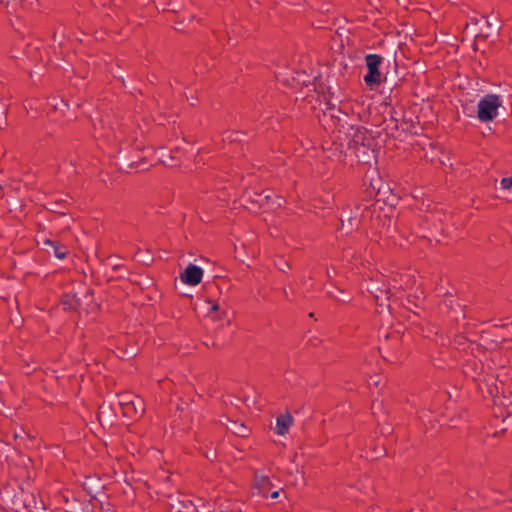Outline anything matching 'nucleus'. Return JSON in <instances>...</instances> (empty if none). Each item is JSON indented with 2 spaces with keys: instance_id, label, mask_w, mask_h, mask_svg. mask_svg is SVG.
Returning a JSON list of instances; mask_svg holds the SVG:
<instances>
[{
  "instance_id": "1",
  "label": "nucleus",
  "mask_w": 512,
  "mask_h": 512,
  "mask_svg": "<svg viewBox=\"0 0 512 512\" xmlns=\"http://www.w3.org/2000/svg\"><path fill=\"white\" fill-rule=\"evenodd\" d=\"M346 139L347 151L358 162L369 164L375 159V138L366 128L351 126L346 133Z\"/></svg>"
},
{
  "instance_id": "2",
  "label": "nucleus",
  "mask_w": 512,
  "mask_h": 512,
  "mask_svg": "<svg viewBox=\"0 0 512 512\" xmlns=\"http://www.w3.org/2000/svg\"><path fill=\"white\" fill-rule=\"evenodd\" d=\"M502 106V99L496 94H487L482 97L477 105V118L486 123L498 116V110Z\"/></svg>"
},
{
  "instance_id": "3",
  "label": "nucleus",
  "mask_w": 512,
  "mask_h": 512,
  "mask_svg": "<svg viewBox=\"0 0 512 512\" xmlns=\"http://www.w3.org/2000/svg\"><path fill=\"white\" fill-rule=\"evenodd\" d=\"M0 495L2 502H5L9 510L13 512H21L22 507L25 506L26 494L19 487L17 489L3 487V489H0Z\"/></svg>"
},
{
  "instance_id": "4",
  "label": "nucleus",
  "mask_w": 512,
  "mask_h": 512,
  "mask_svg": "<svg viewBox=\"0 0 512 512\" xmlns=\"http://www.w3.org/2000/svg\"><path fill=\"white\" fill-rule=\"evenodd\" d=\"M365 62L368 69V73L364 76L365 83L370 87L380 84L381 73L379 66L382 63V57L377 54H368L365 57Z\"/></svg>"
},
{
  "instance_id": "5",
  "label": "nucleus",
  "mask_w": 512,
  "mask_h": 512,
  "mask_svg": "<svg viewBox=\"0 0 512 512\" xmlns=\"http://www.w3.org/2000/svg\"><path fill=\"white\" fill-rule=\"evenodd\" d=\"M76 501L74 506L76 512H117L114 508H104L103 496L92 495L88 500L81 502L76 499Z\"/></svg>"
},
{
  "instance_id": "6",
  "label": "nucleus",
  "mask_w": 512,
  "mask_h": 512,
  "mask_svg": "<svg viewBox=\"0 0 512 512\" xmlns=\"http://www.w3.org/2000/svg\"><path fill=\"white\" fill-rule=\"evenodd\" d=\"M85 478L86 481L83 482L81 486L90 498H92V495L96 497H104L106 495V485L101 483V477L98 474H90Z\"/></svg>"
},
{
  "instance_id": "7",
  "label": "nucleus",
  "mask_w": 512,
  "mask_h": 512,
  "mask_svg": "<svg viewBox=\"0 0 512 512\" xmlns=\"http://www.w3.org/2000/svg\"><path fill=\"white\" fill-rule=\"evenodd\" d=\"M203 274L204 272L201 267L194 264H189L180 274V279L184 284L196 286L202 281Z\"/></svg>"
},
{
  "instance_id": "8",
  "label": "nucleus",
  "mask_w": 512,
  "mask_h": 512,
  "mask_svg": "<svg viewBox=\"0 0 512 512\" xmlns=\"http://www.w3.org/2000/svg\"><path fill=\"white\" fill-rule=\"evenodd\" d=\"M220 424L231 429L232 433L238 437L247 438L251 433V428L241 421L240 418H223Z\"/></svg>"
},
{
  "instance_id": "9",
  "label": "nucleus",
  "mask_w": 512,
  "mask_h": 512,
  "mask_svg": "<svg viewBox=\"0 0 512 512\" xmlns=\"http://www.w3.org/2000/svg\"><path fill=\"white\" fill-rule=\"evenodd\" d=\"M254 478L255 483L253 487L258 490L259 494L267 498L270 491L274 488V485L271 482L270 478L264 475L258 476L257 472H255Z\"/></svg>"
},
{
  "instance_id": "10",
  "label": "nucleus",
  "mask_w": 512,
  "mask_h": 512,
  "mask_svg": "<svg viewBox=\"0 0 512 512\" xmlns=\"http://www.w3.org/2000/svg\"><path fill=\"white\" fill-rule=\"evenodd\" d=\"M201 501V498L198 499L197 504L191 500L181 501L176 504V507L178 508L176 512H212L207 509V505L205 503H201L200 505Z\"/></svg>"
},
{
  "instance_id": "11",
  "label": "nucleus",
  "mask_w": 512,
  "mask_h": 512,
  "mask_svg": "<svg viewBox=\"0 0 512 512\" xmlns=\"http://www.w3.org/2000/svg\"><path fill=\"white\" fill-rule=\"evenodd\" d=\"M113 419L114 418H96L99 424V430H102V436L107 440L109 439V435H106V433L110 435H117L119 433V427L116 423L113 422Z\"/></svg>"
},
{
  "instance_id": "12",
  "label": "nucleus",
  "mask_w": 512,
  "mask_h": 512,
  "mask_svg": "<svg viewBox=\"0 0 512 512\" xmlns=\"http://www.w3.org/2000/svg\"><path fill=\"white\" fill-rule=\"evenodd\" d=\"M48 508L42 501L38 503L33 494H26L25 506L22 507L21 512H47Z\"/></svg>"
},
{
  "instance_id": "13",
  "label": "nucleus",
  "mask_w": 512,
  "mask_h": 512,
  "mask_svg": "<svg viewBox=\"0 0 512 512\" xmlns=\"http://www.w3.org/2000/svg\"><path fill=\"white\" fill-rule=\"evenodd\" d=\"M143 414L145 413L143 400L139 397H136L135 400H132L129 403H126L123 408V416H131V414Z\"/></svg>"
},
{
  "instance_id": "14",
  "label": "nucleus",
  "mask_w": 512,
  "mask_h": 512,
  "mask_svg": "<svg viewBox=\"0 0 512 512\" xmlns=\"http://www.w3.org/2000/svg\"><path fill=\"white\" fill-rule=\"evenodd\" d=\"M293 423L294 418H276L273 430L277 435L283 436L288 433ZM270 428L272 429V425H270Z\"/></svg>"
},
{
  "instance_id": "15",
  "label": "nucleus",
  "mask_w": 512,
  "mask_h": 512,
  "mask_svg": "<svg viewBox=\"0 0 512 512\" xmlns=\"http://www.w3.org/2000/svg\"><path fill=\"white\" fill-rule=\"evenodd\" d=\"M213 443L210 446L205 445L204 447H199L198 452L204 456L210 463L214 464L219 462V456L216 449L212 447Z\"/></svg>"
},
{
  "instance_id": "16",
  "label": "nucleus",
  "mask_w": 512,
  "mask_h": 512,
  "mask_svg": "<svg viewBox=\"0 0 512 512\" xmlns=\"http://www.w3.org/2000/svg\"><path fill=\"white\" fill-rule=\"evenodd\" d=\"M46 244L50 245L53 249L54 255L59 259H64L67 255V250L65 247L59 245L57 242L47 240Z\"/></svg>"
},
{
  "instance_id": "17",
  "label": "nucleus",
  "mask_w": 512,
  "mask_h": 512,
  "mask_svg": "<svg viewBox=\"0 0 512 512\" xmlns=\"http://www.w3.org/2000/svg\"><path fill=\"white\" fill-rule=\"evenodd\" d=\"M369 291L374 295V297L379 300L382 295H386L387 298L392 294L391 290L387 288L385 285L383 287H371Z\"/></svg>"
},
{
  "instance_id": "18",
  "label": "nucleus",
  "mask_w": 512,
  "mask_h": 512,
  "mask_svg": "<svg viewBox=\"0 0 512 512\" xmlns=\"http://www.w3.org/2000/svg\"><path fill=\"white\" fill-rule=\"evenodd\" d=\"M81 425H83V426H84V428H83V429H85L87 426H89V425H90V431H91L95 436H97V437H103V436H102V430H99V424H98V422H97V420H96V419H95V420H93V421H91L90 423H88V422H85V421H84V418H82Z\"/></svg>"
},
{
  "instance_id": "19",
  "label": "nucleus",
  "mask_w": 512,
  "mask_h": 512,
  "mask_svg": "<svg viewBox=\"0 0 512 512\" xmlns=\"http://www.w3.org/2000/svg\"><path fill=\"white\" fill-rule=\"evenodd\" d=\"M500 188L512 194V176L502 178L500 181Z\"/></svg>"
},
{
  "instance_id": "20",
  "label": "nucleus",
  "mask_w": 512,
  "mask_h": 512,
  "mask_svg": "<svg viewBox=\"0 0 512 512\" xmlns=\"http://www.w3.org/2000/svg\"><path fill=\"white\" fill-rule=\"evenodd\" d=\"M271 196L269 194H258L257 199L255 200L260 206L269 204Z\"/></svg>"
},
{
  "instance_id": "21",
  "label": "nucleus",
  "mask_w": 512,
  "mask_h": 512,
  "mask_svg": "<svg viewBox=\"0 0 512 512\" xmlns=\"http://www.w3.org/2000/svg\"><path fill=\"white\" fill-rule=\"evenodd\" d=\"M178 420H182V418L174 419V420L171 422V429H172V430H175L176 428H178V430H179V431H182V432H188V430H189L191 427H190V426H188L187 428H179Z\"/></svg>"
},
{
  "instance_id": "22",
  "label": "nucleus",
  "mask_w": 512,
  "mask_h": 512,
  "mask_svg": "<svg viewBox=\"0 0 512 512\" xmlns=\"http://www.w3.org/2000/svg\"><path fill=\"white\" fill-rule=\"evenodd\" d=\"M392 432H393V428H392L391 424L383 426V427L380 428V433L382 435H390V434H392Z\"/></svg>"
},
{
  "instance_id": "23",
  "label": "nucleus",
  "mask_w": 512,
  "mask_h": 512,
  "mask_svg": "<svg viewBox=\"0 0 512 512\" xmlns=\"http://www.w3.org/2000/svg\"><path fill=\"white\" fill-rule=\"evenodd\" d=\"M283 492V489L282 488H279V489H276V490H271L270 493L268 494V496L273 499V500H276L279 498L280 496V493Z\"/></svg>"
},
{
  "instance_id": "24",
  "label": "nucleus",
  "mask_w": 512,
  "mask_h": 512,
  "mask_svg": "<svg viewBox=\"0 0 512 512\" xmlns=\"http://www.w3.org/2000/svg\"><path fill=\"white\" fill-rule=\"evenodd\" d=\"M208 303H209V304H211L210 312H216V311H218V310H219V305H218V303H216V302H213V303H212V302H210V301H209Z\"/></svg>"
},
{
  "instance_id": "25",
  "label": "nucleus",
  "mask_w": 512,
  "mask_h": 512,
  "mask_svg": "<svg viewBox=\"0 0 512 512\" xmlns=\"http://www.w3.org/2000/svg\"><path fill=\"white\" fill-rule=\"evenodd\" d=\"M22 434L26 435L30 440H35L36 436L32 435V433L26 431L25 429H22Z\"/></svg>"
},
{
  "instance_id": "26",
  "label": "nucleus",
  "mask_w": 512,
  "mask_h": 512,
  "mask_svg": "<svg viewBox=\"0 0 512 512\" xmlns=\"http://www.w3.org/2000/svg\"><path fill=\"white\" fill-rule=\"evenodd\" d=\"M9 508H8V505L6 504V506L4 504H2L0 502V511L1 512H8Z\"/></svg>"
},
{
  "instance_id": "27",
  "label": "nucleus",
  "mask_w": 512,
  "mask_h": 512,
  "mask_svg": "<svg viewBox=\"0 0 512 512\" xmlns=\"http://www.w3.org/2000/svg\"><path fill=\"white\" fill-rule=\"evenodd\" d=\"M22 429H24L23 427L20 428L19 432H15L14 433V438L17 439V438H20L22 437Z\"/></svg>"
},
{
  "instance_id": "28",
  "label": "nucleus",
  "mask_w": 512,
  "mask_h": 512,
  "mask_svg": "<svg viewBox=\"0 0 512 512\" xmlns=\"http://www.w3.org/2000/svg\"><path fill=\"white\" fill-rule=\"evenodd\" d=\"M104 508H114L115 509L114 505H112L110 502H105V501H104Z\"/></svg>"
},
{
  "instance_id": "29",
  "label": "nucleus",
  "mask_w": 512,
  "mask_h": 512,
  "mask_svg": "<svg viewBox=\"0 0 512 512\" xmlns=\"http://www.w3.org/2000/svg\"><path fill=\"white\" fill-rule=\"evenodd\" d=\"M511 420H512V418H506V417L502 418V421L506 422V424H509L511 422Z\"/></svg>"
},
{
  "instance_id": "30",
  "label": "nucleus",
  "mask_w": 512,
  "mask_h": 512,
  "mask_svg": "<svg viewBox=\"0 0 512 512\" xmlns=\"http://www.w3.org/2000/svg\"><path fill=\"white\" fill-rule=\"evenodd\" d=\"M126 483H127L128 489H129L131 492H134V488H133V486H132L130 483H128V482H126Z\"/></svg>"
},
{
  "instance_id": "31",
  "label": "nucleus",
  "mask_w": 512,
  "mask_h": 512,
  "mask_svg": "<svg viewBox=\"0 0 512 512\" xmlns=\"http://www.w3.org/2000/svg\"><path fill=\"white\" fill-rule=\"evenodd\" d=\"M445 478H447V481H448V482L452 483L451 476H449V475H445Z\"/></svg>"
},
{
  "instance_id": "32",
  "label": "nucleus",
  "mask_w": 512,
  "mask_h": 512,
  "mask_svg": "<svg viewBox=\"0 0 512 512\" xmlns=\"http://www.w3.org/2000/svg\"><path fill=\"white\" fill-rule=\"evenodd\" d=\"M284 416L290 417L291 416V412H286V414Z\"/></svg>"
},
{
  "instance_id": "33",
  "label": "nucleus",
  "mask_w": 512,
  "mask_h": 512,
  "mask_svg": "<svg viewBox=\"0 0 512 512\" xmlns=\"http://www.w3.org/2000/svg\"><path fill=\"white\" fill-rule=\"evenodd\" d=\"M278 200H281L280 198H277ZM277 206H281V201H278Z\"/></svg>"
}]
</instances>
